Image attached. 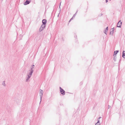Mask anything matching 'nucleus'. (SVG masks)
I'll return each instance as SVG.
<instances>
[{
	"instance_id": "obj_19",
	"label": "nucleus",
	"mask_w": 125,
	"mask_h": 125,
	"mask_svg": "<svg viewBox=\"0 0 125 125\" xmlns=\"http://www.w3.org/2000/svg\"><path fill=\"white\" fill-rule=\"evenodd\" d=\"M100 124L99 123H97L95 124V125H100Z\"/></svg>"
},
{
	"instance_id": "obj_20",
	"label": "nucleus",
	"mask_w": 125,
	"mask_h": 125,
	"mask_svg": "<svg viewBox=\"0 0 125 125\" xmlns=\"http://www.w3.org/2000/svg\"><path fill=\"white\" fill-rule=\"evenodd\" d=\"M83 82H81L80 83V85H81L83 84Z\"/></svg>"
},
{
	"instance_id": "obj_10",
	"label": "nucleus",
	"mask_w": 125,
	"mask_h": 125,
	"mask_svg": "<svg viewBox=\"0 0 125 125\" xmlns=\"http://www.w3.org/2000/svg\"><path fill=\"white\" fill-rule=\"evenodd\" d=\"M23 35H21V34H20L19 37L18 38V39L19 41L21 40L22 39V37Z\"/></svg>"
},
{
	"instance_id": "obj_35",
	"label": "nucleus",
	"mask_w": 125,
	"mask_h": 125,
	"mask_svg": "<svg viewBox=\"0 0 125 125\" xmlns=\"http://www.w3.org/2000/svg\"><path fill=\"white\" fill-rule=\"evenodd\" d=\"M110 1H111V0H109Z\"/></svg>"
},
{
	"instance_id": "obj_25",
	"label": "nucleus",
	"mask_w": 125,
	"mask_h": 125,
	"mask_svg": "<svg viewBox=\"0 0 125 125\" xmlns=\"http://www.w3.org/2000/svg\"><path fill=\"white\" fill-rule=\"evenodd\" d=\"M108 1V0H105V2L106 3H107Z\"/></svg>"
},
{
	"instance_id": "obj_29",
	"label": "nucleus",
	"mask_w": 125,
	"mask_h": 125,
	"mask_svg": "<svg viewBox=\"0 0 125 125\" xmlns=\"http://www.w3.org/2000/svg\"><path fill=\"white\" fill-rule=\"evenodd\" d=\"M75 37L77 38V36L76 35V36H75Z\"/></svg>"
},
{
	"instance_id": "obj_23",
	"label": "nucleus",
	"mask_w": 125,
	"mask_h": 125,
	"mask_svg": "<svg viewBox=\"0 0 125 125\" xmlns=\"http://www.w3.org/2000/svg\"><path fill=\"white\" fill-rule=\"evenodd\" d=\"M108 108H110V107H111V106H110V105H108Z\"/></svg>"
},
{
	"instance_id": "obj_11",
	"label": "nucleus",
	"mask_w": 125,
	"mask_h": 125,
	"mask_svg": "<svg viewBox=\"0 0 125 125\" xmlns=\"http://www.w3.org/2000/svg\"><path fill=\"white\" fill-rule=\"evenodd\" d=\"M108 30V27H106V29L104 31V33L106 34H107V31Z\"/></svg>"
},
{
	"instance_id": "obj_7",
	"label": "nucleus",
	"mask_w": 125,
	"mask_h": 125,
	"mask_svg": "<svg viewBox=\"0 0 125 125\" xmlns=\"http://www.w3.org/2000/svg\"><path fill=\"white\" fill-rule=\"evenodd\" d=\"M119 52V50H117L116 51H115L114 52V53L113 55V56H115L116 55V54L118 53Z\"/></svg>"
},
{
	"instance_id": "obj_33",
	"label": "nucleus",
	"mask_w": 125,
	"mask_h": 125,
	"mask_svg": "<svg viewBox=\"0 0 125 125\" xmlns=\"http://www.w3.org/2000/svg\"><path fill=\"white\" fill-rule=\"evenodd\" d=\"M120 60H121V59H120Z\"/></svg>"
},
{
	"instance_id": "obj_1",
	"label": "nucleus",
	"mask_w": 125,
	"mask_h": 125,
	"mask_svg": "<svg viewBox=\"0 0 125 125\" xmlns=\"http://www.w3.org/2000/svg\"><path fill=\"white\" fill-rule=\"evenodd\" d=\"M60 89L61 94L63 95H64L65 94V91L60 87Z\"/></svg>"
},
{
	"instance_id": "obj_6",
	"label": "nucleus",
	"mask_w": 125,
	"mask_h": 125,
	"mask_svg": "<svg viewBox=\"0 0 125 125\" xmlns=\"http://www.w3.org/2000/svg\"><path fill=\"white\" fill-rule=\"evenodd\" d=\"M30 72L29 73V74H28V75L31 76L32 75V73L33 72V70H30Z\"/></svg>"
},
{
	"instance_id": "obj_8",
	"label": "nucleus",
	"mask_w": 125,
	"mask_h": 125,
	"mask_svg": "<svg viewBox=\"0 0 125 125\" xmlns=\"http://www.w3.org/2000/svg\"><path fill=\"white\" fill-rule=\"evenodd\" d=\"M122 57L124 58H125V51H124L123 52Z\"/></svg>"
},
{
	"instance_id": "obj_30",
	"label": "nucleus",
	"mask_w": 125,
	"mask_h": 125,
	"mask_svg": "<svg viewBox=\"0 0 125 125\" xmlns=\"http://www.w3.org/2000/svg\"><path fill=\"white\" fill-rule=\"evenodd\" d=\"M112 31H113V32H114V31H113V30H112Z\"/></svg>"
},
{
	"instance_id": "obj_21",
	"label": "nucleus",
	"mask_w": 125,
	"mask_h": 125,
	"mask_svg": "<svg viewBox=\"0 0 125 125\" xmlns=\"http://www.w3.org/2000/svg\"><path fill=\"white\" fill-rule=\"evenodd\" d=\"M102 15H103V14H100L99 15V16H102Z\"/></svg>"
},
{
	"instance_id": "obj_18",
	"label": "nucleus",
	"mask_w": 125,
	"mask_h": 125,
	"mask_svg": "<svg viewBox=\"0 0 125 125\" xmlns=\"http://www.w3.org/2000/svg\"><path fill=\"white\" fill-rule=\"evenodd\" d=\"M76 16V14H74L72 18L73 19V18H74Z\"/></svg>"
},
{
	"instance_id": "obj_15",
	"label": "nucleus",
	"mask_w": 125,
	"mask_h": 125,
	"mask_svg": "<svg viewBox=\"0 0 125 125\" xmlns=\"http://www.w3.org/2000/svg\"><path fill=\"white\" fill-rule=\"evenodd\" d=\"M5 81H4L3 82H2V85L4 86H6V84H5Z\"/></svg>"
},
{
	"instance_id": "obj_2",
	"label": "nucleus",
	"mask_w": 125,
	"mask_h": 125,
	"mask_svg": "<svg viewBox=\"0 0 125 125\" xmlns=\"http://www.w3.org/2000/svg\"><path fill=\"white\" fill-rule=\"evenodd\" d=\"M41 91L40 93V99L41 100V101H40V103L41 102L42 99V97L43 95V91L42 90H41Z\"/></svg>"
},
{
	"instance_id": "obj_9",
	"label": "nucleus",
	"mask_w": 125,
	"mask_h": 125,
	"mask_svg": "<svg viewBox=\"0 0 125 125\" xmlns=\"http://www.w3.org/2000/svg\"><path fill=\"white\" fill-rule=\"evenodd\" d=\"M44 28H45V27H40V28H39V31L40 32H41L43 30Z\"/></svg>"
},
{
	"instance_id": "obj_4",
	"label": "nucleus",
	"mask_w": 125,
	"mask_h": 125,
	"mask_svg": "<svg viewBox=\"0 0 125 125\" xmlns=\"http://www.w3.org/2000/svg\"><path fill=\"white\" fill-rule=\"evenodd\" d=\"M31 1H29L28 0H26V1L24 3V5H26L29 4L31 2Z\"/></svg>"
},
{
	"instance_id": "obj_16",
	"label": "nucleus",
	"mask_w": 125,
	"mask_h": 125,
	"mask_svg": "<svg viewBox=\"0 0 125 125\" xmlns=\"http://www.w3.org/2000/svg\"><path fill=\"white\" fill-rule=\"evenodd\" d=\"M40 27H44L45 28L46 27V25H43V24H42Z\"/></svg>"
},
{
	"instance_id": "obj_22",
	"label": "nucleus",
	"mask_w": 125,
	"mask_h": 125,
	"mask_svg": "<svg viewBox=\"0 0 125 125\" xmlns=\"http://www.w3.org/2000/svg\"><path fill=\"white\" fill-rule=\"evenodd\" d=\"M73 20V19H72V18H71V19L69 21V22H70L71 21V20Z\"/></svg>"
},
{
	"instance_id": "obj_32",
	"label": "nucleus",
	"mask_w": 125,
	"mask_h": 125,
	"mask_svg": "<svg viewBox=\"0 0 125 125\" xmlns=\"http://www.w3.org/2000/svg\"><path fill=\"white\" fill-rule=\"evenodd\" d=\"M60 7V6L59 7V8Z\"/></svg>"
},
{
	"instance_id": "obj_13",
	"label": "nucleus",
	"mask_w": 125,
	"mask_h": 125,
	"mask_svg": "<svg viewBox=\"0 0 125 125\" xmlns=\"http://www.w3.org/2000/svg\"><path fill=\"white\" fill-rule=\"evenodd\" d=\"M27 75L28 76L27 77V78L26 79V81L27 82L28 81V80H29V79H30V78L31 77V76H30L28 75Z\"/></svg>"
},
{
	"instance_id": "obj_17",
	"label": "nucleus",
	"mask_w": 125,
	"mask_h": 125,
	"mask_svg": "<svg viewBox=\"0 0 125 125\" xmlns=\"http://www.w3.org/2000/svg\"><path fill=\"white\" fill-rule=\"evenodd\" d=\"M113 33H114L113 32V31H111L110 32V34H111V35H113Z\"/></svg>"
},
{
	"instance_id": "obj_24",
	"label": "nucleus",
	"mask_w": 125,
	"mask_h": 125,
	"mask_svg": "<svg viewBox=\"0 0 125 125\" xmlns=\"http://www.w3.org/2000/svg\"><path fill=\"white\" fill-rule=\"evenodd\" d=\"M115 30V28L114 27L113 28H112V30L113 31H114Z\"/></svg>"
},
{
	"instance_id": "obj_28",
	"label": "nucleus",
	"mask_w": 125,
	"mask_h": 125,
	"mask_svg": "<svg viewBox=\"0 0 125 125\" xmlns=\"http://www.w3.org/2000/svg\"><path fill=\"white\" fill-rule=\"evenodd\" d=\"M101 118V117H99L98 118H99V119L100 118Z\"/></svg>"
},
{
	"instance_id": "obj_12",
	"label": "nucleus",
	"mask_w": 125,
	"mask_h": 125,
	"mask_svg": "<svg viewBox=\"0 0 125 125\" xmlns=\"http://www.w3.org/2000/svg\"><path fill=\"white\" fill-rule=\"evenodd\" d=\"M34 66H35V65H34L33 64V65H31V70H33L32 69L34 67Z\"/></svg>"
},
{
	"instance_id": "obj_26",
	"label": "nucleus",
	"mask_w": 125,
	"mask_h": 125,
	"mask_svg": "<svg viewBox=\"0 0 125 125\" xmlns=\"http://www.w3.org/2000/svg\"><path fill=\"white\" fill-rule=\"evenodd\" d=\"M99 119L98 121V122H97V123H100V122L99 121Z\"/></svg>"
},
{
	"instance_id": "obj_34",
	"label": "nucleus",
	"mask_w": 125,
	"mask_h": 125,
	"mask_svg": "<svg viewBox=\"0 0 125 125\" xmlns=\"http://www.w3.org/2000/svg\"><path fill=\"white\" fill-rule=\"evenodd\" d=\"M60 4H61V3H60Z\"/></svg>"
},
{
	"instance_id": "obj_27",
	"label": "nucleus",
	"mask_w": 125,
	"mask_h": 125,
	"mask_svg": "<svg viewBox=\"0 0 125 125\" xmlns=\"http://www.w3.org/2000/svg\"><path fill=\"white\" fill-rule=\"evenodd\" d=\"M78 11L77 10V11L74 14H76H76H77V12Z\"/></svg>"
},
{
	"instance_id": "obj_3",
	"label": "nucleus",
	"mask_w": 125,
	"mask_h": 125,
	"mask_svg": "<svg viewBox=\"0 0 125 125\" xmlns=\"http://www.w3.org/2000/svg\"><path fill=\"white\" fill-rule=\"evenodd\" d=\"M122 22L121 20H120L117 24V27L121 28L122 24Z\"/></svg>"
},
{
	"instance_id": "obj_5",
	"label": "nucleus",
	"mask_w": 125,
	"mask_h": 125,
	"mask_svg": "<svg viewBox=\"0 0 125 125\" xmlns=\"http://www.w3.org/2000/svg\"><path fill=\"white\" fill-rule=\"evenodd\" d=\"M47 23V20L46 19H43L42 20V23L43 25H46V24Z\"/></svg>"
},
{
	"instance_id": "obj_31",
	"label": "nucleus",
	"mask_w": 125,
	"mask_h": 125,
	"mask_svg": "<svg viewBox=\"0 0 125 125\" xmlns=\"http://www.w3.org/2000/svg\"><path fill=\"white\" fill-rule=\"evenodd\" d=\"M59 15H58V16H59Z\"/></svg>"
},
{
	"instance_id": "obj_14",
	"label": "nucleus",
	"mask_w": 125,
	"mask_h": 125,
	"mask_svg": "<svg viewBox=\"0 0 125 125\" xmlns=\"http://www.w3.org/2000/svg\"><path fill=\"white\" fill-rule=\"evenodd\" d=\"M114 57L113 58V60L114 61H116V55L114 56Z\"/></svg>"
}]
</instances>
